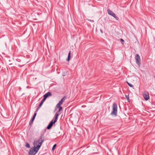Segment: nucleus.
<instances>
[{
	"mask_svg": "<svg viewBox=\"0 0 155 155\" xmlns=\"http://www.w3.org/2000/svg\"><path fill=\"white\" fill-rule=\"evenodd\" d=\"M37 113H36V112H35L34 114V115H33V117H34V118H35V117H36V115H37Z\"/></svg>",
	"mask_w": 155,
	"mask_h": 155,
	"instance_id": "nucleus-23",
	"label": "nucleus"
},
{
	"mask_svg": "<svg viewBox=\"0 0 155 155\" xmlns=\"http://www.w3.org/2000/svg\"><path fill=\"white\" fill-rule=\"evenodd\" d=\"M66 98L67 97L66 96H64L63 97L62 99H61V100L59 101V103L60 104H61Z\"/></svg>",
	"mask_w": 155,
	"mask_h": 155,
	"instance_id": "nucleus-11",
	"label": "nucleus"
},
{
	"mask_svg": "<svg viewBox=\"0 0 155 155\" xmlns=\"http://www.w3.org/2000/svg\"><path fill=\"white\" fill-rule=\"evenodd\" d=\"M125 96L126 97L127 100L128 101V102H130V98H129V95H125Z\"/></svg>",
	"mask_w": 155,
	"mask_h": 155,
	"instance_id": "nucleus-15",
	"label": "nucleus"
},
{
	"mask_svg": "<svg viewBox=\"0 0 155 155\" xmlns=\"http://www.w3.org/2000/svg\"><path fill=\"white\" fill-rule=\"evenodd\" d=\"M71 51H70L68 53V58L67 59V61H69L70 60V58H71Z\"/></svg>",
	"mask_w": 155,
	"mask_h": 155,
	"instance_id": "nucleus-12",
	"label": "nucleus"
},
{
	"mask_svg": "<svg viewBox=\"0 0 155 155\" xmlns=\"http://www.w3.org/2000/svg\"><path fill=\"white\" fill-rule=\"evenodd\" d=\"M41 140H40L39 139L37 141H35L34 142V146H37L38 145H39V143H40Z\"/></svg>",
	"mask_w": 155,
	"mask_h": 155,
	"instance_id": "nucleus-10",
	"label": "nucleus"
},
{
	"mask_svg": "<svg viewBox=\"0 0 155 155\" xmlns=\"http://www.w3.org/2000/svg\"><path fill=\"white\" fill-rule=\"evenodd\" d=\"M55 123V122H54V121H53V120H51L47 127V129L48 130L50 129L52 127L53 124H54Z\"/></svg>",
	"mask_w": 155,
	"mask_h": 155,
	"instance_id": "nucleus-7",
	"label": "nucleus"
},
{
	"mask_svg": "<svg viewBox=\"0 0 155 155\" xmlns=\"http://www.w3.org/2000/svg\"><path fill=\"white\" fill-rule=\"evenodd\" d=\"M35 119V118L34 117H33L31 119L30 121L29 122V125H31L32 123L33 122L34 120Z\"/></svg>",
	"mask_w": 155,
	"mask_h": 155,
	"instance_id": "nucleus-14",
	"label": "nucleus"
},
{
	"mask_svg": "<svg viewBox=\"0 0 155 155\" xmlns=\"http://www.w3.org/2000/svg\"><path fill=\"white\" fill-rule=\"evenodd\" d=\"M135 58V59L136 63L139 67H140L141 63L139 55L138 54H136Z\"/></svg>",
	"mask_w": 155,
	"mask_h": 155,
	"instance_id": "nucleus-3",
	"label": "nucleus"
},
{
	"mask_svg": "<svg viewBox=\"0 0 155 155\" xmlns=\"http://www.w3.org/2000/svg\"><path fill=\"white\" fill-rule=\"evenodd\" d=\"M39 139L41 140V142L39 143V145H38V146H39L40 147L45 140V136L44 134H41L39 138Z\"/></svg>",
	"mask_w": 155,
	"mask_h": 155,
	"instance_id": "nucleus-5",
	"label": "nucleus"
},
{
	"mask_svg": "<svg viewBox=\"0 0 155 155\" xmlns=\"http://www.w3.org/2000/svg\"><path fill=\"white\" fill-rule=\"evenodd\" d=\"M25 144H26L25 146L26 147L28 148H30V145L27 142H26L25 143Z\"/></svg>",
	"mask_w": 155,
	"mask_h": 155,
	"instance_id": "nucleus-17",
	"label": "nucleus"
},
{
	"mask_svg": "<svg viewBox=\"0 0 155 155\" xmlns=\"http://www.w3.org/2000/svg\"><path fill=\"white\" fill-rule=\"evenodd\" d=\"M35 146L30 149L28 152L29 155H35L38 152L40 147L39 146Z\"/></svg>",
	"mask_w": 155,
	"mask_h": 155,
	"instance_id": "nucleus-1",
	"label": "nucleus"
},
{
	"mask_svg": "<svg viewBox=\"0 0 155 155\" xmlns=\"http://www.w3.org/2000/svg\"><path fill=\"white\" fill-rule=\"evenodd\" d=\"M107 12L109 15L112 16L114 18L117 20H119V18L118 17H117L116 14L112 11L110 10L109 9H107Z\"/></svg>",
	"mask_w": 155,
	"mask_h": 155,
	"instance_id": "nucleus-4",
	"label": "nucleus"
},
{
	"mask_svg": "<svg viewBox=\"0 0 155 155\" xmlns=\"http://www.w3.org/2000/svg\"><path fill=\"white\" fill-rule=\"evenodd\" d=\"M112 110V111L111 112L110 114L116 116L117 114V104L115 103H114L113 104Z\"/></svg>",
	"mask_w": 155,
	"mask_h": 155,
	"instance_id": "nucleus-2",
	"label": "nucleus"
},
{
	"mask_svg": "<svg viewBox=\"0 0 155 155\" xmlns=\"http://www.w3.org/2000/svg\"><path fill=\"white\" fill-rule=\"evenodd\" d=\"M127 84L128 85V86H129L130 87H134L133 85H132V84H130L127 81Z\"/></svg>",
	"mask_w": 155,
	"mask_h": 155,
	"instance_id": "nucleus-16",
	"label": "nucleus"
},
{
	"mask_svg": "<svg viewBox=\"0 0 155 155\" xmlns=\"http://www.w3.org/2000/svg\"><path fill=\"white\" fill-rule=\"evenodd\" d=\"M145 93L143 94V96L144 99L146 101H147L149 99V93L148 92L146 91L145 92Z\"/></svg>",
	"mask_w": 155,
	"mask_h": 155,
	"instance_id": "nucleus-6",
	"label": "nucleus"
},
{
	"mask_svg": "<svg viewBox=\"0 0 155 155\" xmlns=\"http://www.w3.org/2000/svg\"><path fill=\"white\" fill-rule=\"evenodd\" d=\"M61 114V113H56L54 116V122H56L58 119V116L60 115Z\"/></svg>",
	"mask_w": 155,
	"mask_h": 155,
	"instance_id": "nucleus-9",
	"label": "nucleus"
},
{
	"mask_svg": "<svg viewBox=\"0 0 155 155\" xmlns=\"http://www.w3.org/2000/svg\"><path fill=\"white\" fill-rule=\"evenodd\" d=\"M100 31H101V33H103V31L101 29Z\"/></svg>",
	"mask_w": 155,
	"mask_h": 155,
	"instance_id": "nucleus-26",
	"label": "nucleus"
},
{
	"mask_svg": "<svg viewBox=\"0 0 155 155\" xmlns=\"http://www.w3.org/2000/svg\"><path fill=\"white\" fill-rule=\"evenodd\" d=\"M26 64V63H25V64H23L22 65H18V66L19 67H22L24 65H25Z\"/></svg>",
	"mask_w": 155,
	"mask_h": 155,
	"instance_id": "nucleus-24",
	"label": "nucleus"
},
{
	"mask_svg": "<svg viewBox=\"0 0 155 155\" xmlns=\"http://www.w3.org/2000/svg\"><path fill=\"white\" fill-rule=\"evenodd\" d=\"M52 94L51 92H49L45 94L44 96V99L46 100V99L48 97L51 96Z\"/></svg>",
	"mask_w": 155,
	"mask_h": 155,
	"instance_id": "nucleus-8",
	"label": "nucleus"
},
{
	"mask_svg": "<svg viewBox=\"0 0 155 155\" xmlns=\"http://www.w3.org/2000/svg\"><path fill=\"white\" fill-rule=\"evenodd\" d=\"M120 41L121 42L122 44V45H124V40L122 38L120 39Z\"/></svg>",
	"mask_w": 155,
	"mask_h": 155,
	"instance_id": "nucleus-20",
	"label": "nucleus"
},
{
	"mask_svg": "<svg viewBox=\"0 0 155 155\" xmlns=\"http://www.w3.org/2000/svg\"><path fill=\"white\" fill-rule=\"evenodd\" d=\"M61 104H59V103L57 104L56 107H58V108H60V107H61Z\"/></svg>",
	"mask_w": 155,
	"mask_h": 155,
	"instance_id": "nucleus-19",
	"label": "nucleus"
},
{
	"mask_svg": "<svg viewBox=\"0 0 155 155\" xmlns=\"http://www.w3.org/2000/svg\"><path fill=\"white\" fill-rule=\"evenodd\" d=\"M62 107H60V108H59V110L58 111V113H61L60 111L62 110Z\"/></svg>",
	"mask_w": 155,
	"mask_h": 155,
	"instance_id": "nucleus-21",
	"label": "nucleus"
},
{
	"mask_svg": "<svg viewBox=\"0 0 155 155\" xmlns=\"http://www.w3.org/2000/svg\"><path fill=\"white\" fill-rule=\"evenodd\" d=\"M45 100L43 98L42 100H41V102L40 104L38 106L39 107H41L42 106V105L43 104V103L45 101Z\"/></svg>",
	"mask_w": 155,
	"mask_h": 155,
	"instance_id": "nucleus-13",
	"label": "nucleus"
},
{
	"mask_svg": "<svg viewBox=\"0 0 155 155\" xmlns=\"http://www.w3.org/2000/svg\"><path fill=\"white\" fill-rule=\"evenodd\" d=\"M56 146H57V145L56 144L54 145L52 147V151H54V149H55V148H56Z\"/></svg>",
	"mask_w": 155,
	"mask_h": 155,
	"instance_id": "nucleus-18",
	"label": "nucleus"
},
{
	"mask_svg": "<svg viewBox=\"0 0 155 155\" xmlns=\"http://www.w3.org/2000/svg\"><path fill=\"white\" fill-rule=\"evenodd\" d=\"M87 20L91 22H94V20H91L89 19H87Z\"/></svg>",
	"mask_w": 155,
	"mask_h": 155,
	"instance_id": "nucleus-25",
	"label": "nucleus"
},
{
	"mask_svg": "<svg viewBox=\"0 0 155 155\" xmlns=\"http://www.w3.org/2000/svg\"><path fill=\"white\" fill-rule=\"evenodd\" d=\"M21 87H19V91H21Z\"/></svg>",
	"mask_w": 155,
	"mask_h": 155,
	"instance_id": "nucleus-27",
	"label": "nucleus"
},
{
	"mask_svg": "<svg viewBox=\"0 0 155 155\" xmlns=\"http://www.w3.org/2000/svg\"><path fill=\"white\" fill-rule=\"evenodd\" d=\"M40 107H39L38 106V107L37 108V109H36V110L35 111V112L36 113H37V112H38V110L39 109V108Z\"/></svg>",
	"mask_w": 155,
	"mask_h": 155,
	"instance_id": "nucleus-22",
	"label": "nucleus"
}]
</instances>
